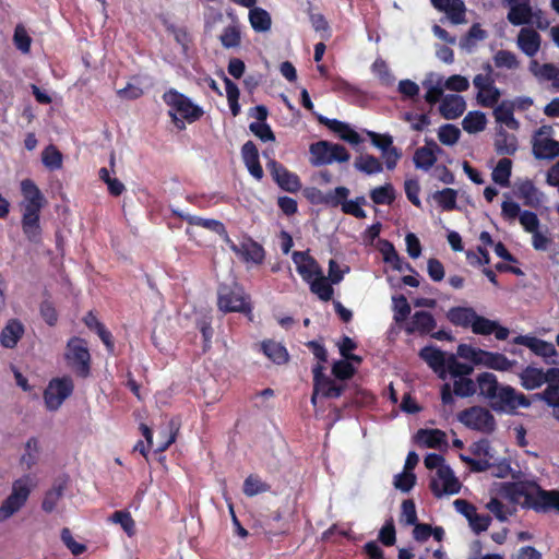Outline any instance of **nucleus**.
Returning <instances> with one entry per match:
<instances>
[{"instance_id":"1","label":"nucleus","mask_w":559,"mask_h":559,"mask_svg":"<svg viewBox=\"0 0 559 559\" xmlns=\"http://www.w3.org/2000/svg\"><path fill=\"white\" fill-rule=\"evenodd\" d=\"M443 462V456L437 453H429L424 460L426 468H437V476L443 483L442 488H440L439 483L436 479L430 481V490L437 498H440L443 495L457 493L461 489V484L455 477L453 471L449 465H444Z\"/></svg>"},{"instance_id":"2","label":"nucleus","mask_w":559,"mask_h":559,"mask_svg":"<svg viewBox=\"0 0 559 559\" xmlns=\"http://www.w3.org/2000/svg\"><path fill=\"white\" fill-rule=\"evenodd\" d=\"M217 307L224 313H252V305L250 302V298L248 295H246L243 288L237 283L219 284L217 288Z\"/></svg>"},{"instance_id":"3","label":"nucleus","mask_w":559,"mask_h":559,"mask_svg":"<svg viewBox=\"0 0 559 559\" xmlns=\"http://www.w3.org/2000/svg\"><path fill=\"white\" fill-rule=\"evenodd\" d=\"M64 358L78 377L85 379L91 374V354L84 338L71 337L67 343Z\"/></svg>"},{"instance_id":"4","label":"nucleus","mask_w":559,"mask_h":559,"mask_svg":"<svg viewBox=\"0 0 559 559\" xmlns=\"http://www.w3.org/2000/svg\"><path fill=\"white\" fill-rule=\"evenodd\" d=\"M488 403L495 412L507 414H514L519 407L527 408L531 406V401L526 395L518 392L511 385L503 384L500 385L495 397Z\"/></svg>"},{"instance_id":"5","label":"nucleus","mask_w":559,"mask_h":559,"mask_svg":"<svg viewBox=\"0 0 559 559\" xmlns=\"http://www.w3.org/2000/svg\"><path fill=\"white\" fill-rule=\"evenodd\" d=\"M21 191L24 197L19 203L23 214L22 228L29 240L35 238V181L25 179L21 182Z\"/></svg>"},{"instance_id":"6","label":"nucleus","mask_w":559,"mask_h":559,"mask_svg":"<svg viewBox=\"0 0 559 559\" xmlns=\"http://www.w3.org/2000/svg\"><path fill=\"white\" fill-rule=\"evenodd\" d=\"M559 506V490H546L542 488L536 481H532V488L523 501L522 507L532 509L537 513H547L550 510H556Z\"/></svg>"},{"instance_id":"7","label":"nucleus","mask_w":559,"mask_h":559,"mask_svg":"<svg viewBox=\"0 0 559 559\" xmlns=\"http://www.w3.org/2000/svg\"><path fill=\"white\" fill-rule=\"evenodd\" d=\"M459 420L469 429L491 433L496 429V419L493 415L485 407L472 406L459 414Z\"/></svg>"},{"instance_id":"8","label":"nucleus","mask_w":559,"mask_h":559,"mask_svg":"<svg viewBox=\"0 0 559 559\" xmlns=\"http://www.w3.org/2000/svg\"><path fill=\"white\" fill-rule=\"evenodd\" d=\"M74 383L71 377L63 376L49 381L44 391V402L49 411H57L63 402L73 393Z\"/></svg>"},{"instance_id":"9","label":"nucleus","mask_w":559,"mask_h":559,"mask_svg":"<svg viewBox=\"0 0 559 559\" xmlns=\"http://www.w3.org/2000/svg\"><path fill=\"white\" fill-rule=\"evenodd\" d=\"M163 100L190 123L199 120L204 114L200 106L193 104L189 97L175 88L165 92Z\"/></svg>"},{"instance_id":"10","label":"nucleus","mask_w":559,"mask_h":559,"mask_svg":"<svg viewBox=\"0 0 559 559\" xmlns=\"http://www.w3.org/2000/svg\"><path fill=\"white\" fill-rule=\"evenodd\" d=\"M225 242L229 249L243 262H251L260 265L265 260L264 248L251 237H245L239 243H236L229 238L228 235H226Z\"/></svg>"},{"instance_id":"11","label":"nucleus","mask_w":559,"mask_h":559,"mask_svg":"<svg viewBox=\"0 0 559 559\" xmlns=\"http://www.w3.org/2000/svg\"><path fill=\"white\" fill-rule=\"evenodd\" d=\"M477 392L476 381L472 380L469 376L455 378L453 386L445 382L441 385L440 394L443 405H453L454 395L457 397H471Z\"/></svg>"},{"instance_id":"12","label":"nucleus","mask_w":559,"mask_h":559,"mask_svg":"<svg viewBox=\"0 0 559 559\" xmlns=\"http://www.w3.org/2000/svg\"><path fill=\"white\" fill-rule=\"evenodd\" d=\"M266 168L272 176L274 182L284 191L296 193L301 189V181L297 174L287 169L276 159H270Z\"/></svg>"},{"instance_id":"13","label":"nucleus","mask_w":559,"mask_h":559,"mask_svg":"<svg viewBox=\"0 0 559 559\" xmlns=\"http://www.w3.org/2000/svg\"><path fill=\"white\" fill-rule=\"evenodd\" d=\"M29 489L26 484L19 479L14 481L12 493L0 506V522H3L17 512L26 502Z\"/></svg>"},{"instance_id":"14","label":"nucleus","mask_w":559,"mask_h":559,"mask_svg":"<svg viewBox=\"0 0 559 559\" xmlns=\"http://www.w3.org/2000/svg\"><path fill=\"white\" fill-rule=\"evenodd\" d=\"M512 344L523 345L527 347L532 353L536 356L544 358L547 364L556 365L557 361L551 359L554 356H557V349L555 345L550 342L544 341L536 336L532 335H518L512 340Z\"/></svg>"},{"instance_id":"15","label":"nucleus","mask_w":559,"mask_h":559,"mask_svg":"<svg viewBox=\"0 0 559 559\" xmlns=\"http://www.w3.org/2000/svg\"><path fill=\"white\" fill-rule=\"evenodd\" d=\"M293 261L296 264L297 272L307 283L322 274L320 265L307 251H295Z\"/></svg>"},{"instance_id":"16","label":"nucleus","mask_w":559,"mask_h":559,"mask_svg":"<svg viewBox=\"0 0 559 559\" xmlns=\"http://www.w3.org/2000/svg\"><path fill=\"white\" fill-rule=\"evenodd\" d=\"M318 121L325 126L329 130L337 134V136L352 144L358 145L362 142V138L359 135L357 131H355L348 123L343 122L337 119H330L324 116H319Z\"/></svg>"},{"instance_id":"17","label":"nucleus","mask_w":559,"mask_h":559,"mask_svg":"<svg viewBox=\"0 0 559 559\" xmlns=\"http://www.w3.org/2000/svg\"><path fill=\"white\" fill-rule=\"evenodd\" d=\"M419 357L437 373L441 380L447 379L448 356L435 346H425L419 350Z\"/></svg>"},{"instance_id":"18","label":"nucleus","mask_w":559,"mask_h":559,"mask_svg":"<svg viewBox=\"0 0 559 559\" xmlns=\"http://www.w3.org/2000/svg\"><path fill=\"white\" fill-rule=\"evenodd\" d=\"M437 326L435 317L428 311H416L405 326L408 335L419 333L421 335L430 334Z\"/></svg>"},{"instance_id":"19","label":"nucleus","mask_w":559,"mask_h":559,"mask_svg":"<svg viewBox=\"0 0 559 559\" xmlns=\"http://www.w3.org/2000/svg\"><path fill=\"white\" fill-rule=\"evenodd\" d=\"M516 44L523 53L534 57L540 49L542 37L535 29L523 27L519 32Z\"/></svg>"},{"instance_id":"20","label":"nucleus","mask_w":559,"mask_h":559,"mask_svg":"<svg viewBox=\"0 0 559 559\" xmlns=\"http://www.w3.org/2000/svg\"><path fill=\"white\" fill-rule=\"evenodd\" d=\"M241 157L250 175L257 180H261L264 173L259 160V151L252 141H247L242 145Z\"/></svg>"},{"instance_id":"21","label":"nucleus","mask_w":559,"mask_h":559,"mask_svg":"<svg viewBox=\"0 0 559 559\" xmlns=\"http://www.w3.org/2000/svg\"><path fill=\"white\" fill-rule=\"evenodd\" d=\"M466 109L464 98L456 94L445 95L439 106L441 116L447 120H453L463 115Z\"/></svg>"},{"instance_id":"22","label":"nucleus","mask_w":559,"mask_h":559,"mask_svg":"<svg viewBox=\"0 0 559 559\" xmlns=\"http://www.w3.org/2000/svg\"><path fill=\"white\" fill-rule=\"evenodd\" d=\"M532 147L536 159H554L559 156V142L550 138L533 136Z\"/></svg>"},{"instance_id":"23","label":"nucleus","mask_w":559,"mask_h":559,"mask_svg":"<svg viewBox=\"0 0 559 559\" xmlns=\"http://www.w3.org/2000/svg\"><path fill=\"white\" fill-rule=\"evenodd\" d=\"M173 213L175 216L183 219L189 225L200 226L205 229L212 230L221 236H224V240L226 239L227 231H226L225 225L217 219L203 218V217L195 216V215L183 214L182 212H179L176 210H174Z\"/></svg>"},{"instance_id":"24","label":"nucleus","mask_w":559,"mask_h":559,"mask_svg":"<svg viewBox=\"0 0 559 559\" xmlns=\"http://www.w3.org/2000/svg\"><path fill=\"white\" fill-rule=\"evenodd\" d=\"M545 372L542 368L528 365L519 373L520 384L527 391L540 388L546 382Z\"/></svg>"},{"instance_id":"25","label":"nucleus","mask_w":559,"mask_h":559,"mask_svg":"<svg viewBox=\"0 0 559 559\" xmlns=\"http://www.w3.org/2000/svg\"><path fill=\"white\" fill-rule=\"evenodd\" d=\"M507 5L510 8L507 19L512 25L520 26L532 22L534 12L531 3L518 2Z\"/></svg>"},{"instance_id":"26","label":"nucleus","mask_w":559,"mask_h":559,"mask_svg":"<svg viewBox=\"0 0 559 559\" xmlns=\"http://www.w3.org/2000/svg\"><path fill=\"white\" fill-rule=\"evenodd\" d=\"M480 354V362L479 365H484L489 369H493L497 371H509L516 364L515 360H510L507 356L500 353L493 352H479Z\"/></svg>"},{"instance_id":"27","label":"nucleus","mask_w":559,"mask_h":559,"mask_svg":"<svg viewBox=\"0 0 559 559\" xmlns=\"http://www.w3.org/2000/svg\"><path fill=\"white\" fill-rule=\"evenodd\" d=\"M476 311L472 307H452L447 312V319L455 326L472 329Z\"/></svg>"},{"instance_id":"28","label":"nucleus","mask_w":559,"mask_h":559,"mask_svg":"<svg viewBox=\"0 0 559 559\" xmlns=\"http://www.w3.org/2000/svg\"><path fill=\"white\" fill-rule=\"evenodd\" d=\"M24 334L23 324L16 320H10L0 333V343L5 348H14Z\"/></svg>"},{"instance_id":"29","label":"nucleus","mask_w":559,"mask_h":559,"mask_svg":"<svg viewBox=\"0 0 559 559\" xmlns=\"http://www.w3.org/2000/svg\"><path fill=\"white\" fill-rule=\"evenodd\" d=\"M473 84L478 90V93L491 92V96L488 98L490 102H483V107L492 108L498 103L500 91L495 86V81L489 73L475 75Z\"/></svg>"},{"instance_id":"30","label":"nucleus","mask_w":559,"mask_h":559,"mask_svg":"<svg viewBox=\"0 0 559 559\" xmlns=\"http://www.w3.org/2000/svg\"><path fill=\"white\" fill-rule=\"evenodd\" d=\"M500 385L501 383H499L497 376L491 372H481L476 378V386L479 390V395L488 402L495 397Z\"/></svg>"},{"instance_id":"31","label":"nucleus","mask_w":559,"mask_h":559,"mask_svg":"<svg viewBox=\"0 0 559 559\" xmlns=\"http://www.w3.org/2000/svg\"><path fill=\"white\" fill-rule=\"evenodd\" d=\"M416 439L417 442L430 449H440L447 445V435L440 429H419Z\"/></svg>"},{"instance_id":"32","label":"nucleus","mask_w":559,"mask_h":559,"mask_svg":"<svg viewBox=\"0 0 559 559\" xmlns=\"http://www.w3.org/2000/svg\"><path fill=\"white\" fill-rule=\"evenodd\" d=\"M309 153L312 166L319 167L331 164L329 141L321 140L312 143L309 147Z\"/></svg>"},{"instance_id":"33","label":"nucleus","mask_w":559,"mask_h":559,"mask_svg":"<svg viewBox=\"0 0 559 559\" xmlns=\"http://www.w3.org/2000/svg\"><path fill=\"white\" fill-rule=\"evenodd\" d=\"M495 150L500 155H514L518 150L516 136L501 128L496 135Z\"/></svg>"},{"instance_id":"34","label":"nucleus","mask_w":559,"mask_h":559,"mask_svg":"<svg viewBox=\"0 0 559 559\" xmlns=\"http://www.w3.org/2000/svg\"><path fill=\"white\" fill-rule=\"evenodd\" d=\"M249 22L251 27L259 33H264L271 29L272 19L270 13L262 8H253L249 12Z\"/></svg>"},{"instance_id":"35","label":"nucleus","mask_w":559,"mask_h":559,"mask_svg":"<svg viewBox=\"0 0 559 559\" xmlns=\"http://www.w3.org/2000/svg\"><path fill=\"white\" fill-rule=\"evenodd\" d=\"M516 193L527 206H537L540 203V193L532 180L527 179L519 183Z\"/></svg>"},{"instance_id":"36","label":"nucleus","mask_w":559,"mask_h":559,"mask_svg":"<svg viewBox=\"0 0 559 559\" xmlns=\"http://www.w3.org/2000/svg\"><path fill=\"white\" fill-rule=\"evenodd\" d=\"M262 349L265 356H267L273 362L282 365L288 361L287 349L280 343L267 340L262 342Z\"/></svg>"},{"instance_id":"37","label":"nucleus","mask_w":559,"mask_h":559,"mask_svg":"<svg viewBox=\"0 0 559 559\" xmlns=\"http://www.w3.org/2000/svg\"><path fill=\"white\" fill-rule=\"evenodd\" d=\"M41 163L50 171L59 170L63 165V154L53 144H49L41 152Z\"/></svg>"},{"instance_id":"38","label":"nucleus","mask_w":559,"mask_h":559,"mask_svg":"<svg viewBox=\"0 0 559 559\" xmlns=\"http://www.w3.org/2000/svg\"><path fill=\"white\" fill-rule=\"evenodd\" d=\"M531 488L532 481H516L506 483L502 490L507 498L513 502H518L520 498H524V501H526V497L530 493Z\"/></svg>"},{"instance_id":"39","label":"nucleus","mask_w":559,"mask_h":559,"mask_svg":"<svg viewBox=\"0 0 559 559\" xmlns=\"http://www.w3.org/2000/svg\"><path fill=\"white\" fill-rule=\"evenodd\" d=\"M64 488H66L64 481H59V483L53 484L52 488L49 489L44 496V499L41 502L43 511H45L46 513H51L56 509L58 502L60 501V499L63 496Z\"/></svg>"},{"instance_id":"40","label":"nucleus","mask_w":559,"mask_h":559,"mask_svg":"<svg viewBox=\"0 0 559 559\" xmlns=\"http://www.w3.org/2000/svg\"><path fill=\"white\" fill-rule=\"evenodd\" d=\"M395 198V189L390 182L376 187L370 191V199L378 205H391Z\"/></svg>"},{"instance_id":"41","label":"nucleus","mask_w":559,"mask_h":559,"mask_svg":"<svg viewBox=\"0 0 559 559\" xmlns=\"http://www.w3.org/2000/svg\"><path fill=\"white\" fill-rule=\"evenodd\" d=\"M487 119L481 111H469L462 120V127L467 133H477L486 128Z\"/></svg>"},{"instance_id":"42","label":"nucleus","mask_w":559,"mask_h":559,"mask_svg":"<svg viewBox=\"0 0 559 559\" xmlns=\"http://www.w3.org/2000/svg\"><path fill=\"white\" fill-rule=\"evenodd\" d=\"M310 290L316 294L322 301H329L332 299L334 289L332 283L323 275H319L310 283Z\"/></svg>"},{"instance_id":"43","label":"nucleus","mask_w":559,"mask_h":559,"mask_svg":"<svg viewBox=\"0 0 559 559\" xmlns=\"http://www.w3.org/2000/svg\"><path fill=\"white\" fill-rule=\"evenodd\" d=\"M447 377L451 376V378L455 379L459 377H465L471 376L474 371V368L472 365L466 362H461L457 360L456 356L454 354L448 355L447 360Z\"/></svg>"},{"instance_id":"44","label":"nucleus","mask_w":559,"mask_h":559,"mask_svg":"<svg viewBox=\"0 0 559 559\" xmlns=\"http://www.w3.org/2000/svg\"><path fill=\"white\" fill-rule=\"evenodd\" d=\"M495 118L498 122L504 123L511 129H516L519 122L514 118V105L502 102L493 110Z\"/></svg>"},{"instance_id":"45","label":"nucleus","mask_w":559,"mask_h":559,"mask_svg":"<svg viewBox=\"0 0 559 559\" xmlns=\"http://www.w3.org/2000/svg\"><path fill=\"white\" fill-rule=\"evenodd\" d=\"M313 388L316 389V393H321L322 396L328 399H337L344 392V385L336 384L331 378L325 377L321 379L318 384L313 383Z\"/></svg>"},{"instance_id":"46","label":"nucleus","mask_w":559,"mask_h":559,"mask_svg":"<svg viewBox=\"0 0 559 559\" xmlns=\"http://www.w3.org/2000/svg\"><path fill=\"white\" fill-rule=\"evenodd\" d=\"M355 168L367 175L379 174L383 170L381 162L373 155L366 154L356 158Z\"/></svg>"},{"instance_id":"47","label":"nucleus","mask_w":559,"mask_h":559,"mask_svg":"<svg viewBox=\"0 0 559 559\" xmlns=\"http://www.w3.org/2000/svg\"><path fill=\"white\" fill-rule=\"evenodd\" d=\"M433 199L443 211L450 212L456 209L457 191L452 188H444L436 191Z\"/></svg>"},{"instance_id":"48","label":"nucleus","mask_w":559,"mask_h":559,"mask_svg":"<svg viewBox=\"0 0 559 559\" xmlns=\"http://www.w3.org/2000/svg\"><path fill=\"white\" fill-rule=\"evenodd\" d=\"M449 5L443 11L454 25L466 22V7L463 0H450Z\"/></svg>"},{"instance_id":"49","label":"nucleus","mask_w":559,"mask_h":559,"mask_svg":"<svg viewBox=\"0 0 559 559\" xmlns=\"http://www.w3.org/2000/svg\"><path fill=\"white\" fill-rule=\"evenodd\" d=\"M511 168L512 160L507 157L501 158L492 171V180L502 187L509 186Z\"/></svg>"},{"instance_id":"50","label":"nucleus","mask_w":559,"mask_h":559,"mask_svg":"<svg viewBox=\"0 0 559 559\" xmlns=\"http://www.w3.org/2000/svg\"><path fill=\"white\" fill-rule=\"evenodd\" d=\"M271 489V486L261 480L258 475H249L243 481V493L247 497H253L259 493L266 492Z\"/></svg>"},{"instance_id":"51","label":"nucleus","mask_w":559,"mask_h":559,"mask_svg":"<svg viewBox=\"0 0 559 559\" xmlns=\"http://www.w3.org/2000/svg\"><path fill=\"white\" fill-rule=\"evenodd\" d=\"M486 37V31L483 29L478 23H475L471 26L466 35L461 38L460 47L471 50L475 47L477 40H484Z\"/></svg>"},{"instance_id":"52","label":"nucleus","mask_w":559,"mask_h":559,"mask_svg":"<svg viewBox=\"0 0 559 559\" xmlns=\"http://www.w3.org/2000/svg\"><path fill=\"white\" fill-rule=\"evenodd\" d=\"M413 160L416 168L429 170L437 162V156L428 147H418L414 153Z\"/></svg>"},{"instance_id":"53","label":"nucleus","mask_w":559,"mask_h":559,"mask_svg":"<svg viewBox=\"0 0 559 559\" xmlns=\"http://www.w3.org/2000/svg\"><path fill=\"white\" fill-rule=\"evenodd\" d=\"M371 69H372V72L379 78L381 84H383L385 86L393 85L395 78L391 73V70H390L388 63L383 59H381V58L377 59L372 63Z\"/></svg>"},{"instance_id":"54","label":"nucleus","mask_w":559,"mask_h":559,"mask_svg":"<svg viewBox=\"0 0 559 559\" xmlns=\"http://www.w3.org/2000/svg\"><path fill=\"white\" fill-rule=\"evenodd\" d=\"M461 136L460 129L451 123H445L439 128L438 138L444 145H454Z\"/></svg>"},{"instance_id":"55","label":"nucleus","mask_w":559,"mask_h":559,"mask_svg":"<svg viewBox=\"0 0 559 559\" xmlns=\"http://www.w3.org/2000/svg\"><path fill=\"white\" fill-rule=\"evenodd\" d=\"M493 61L497 68H506L512 70L519 67V60L515 53L510 50H498L493 56Z\"/></svg>"},{"instance_id":"56","label":"nucleus","mask_w":559,"mask_h":559,"mask_svg":"<svg viewBox=\"0 0 559 559\" xmlns=\"http://www.w3.org/2000/svg\"><path fill=\"white\" fill-rule=\"evenodd\" d=\"M542 80L550 81L552 87L559 91V68L552 63H544L534 72Z\"/></svg>"},{"instance_id":"57","label":"nucleus","mask_w":559,"mask_h":559,"mask_svg":"<svg viewBox=\"0 0 559 559\" xmlns=\"http://www.w3.org/2000/svg\"><path fill=\"white\" fill-rule=\"evenodd\" d=\"M394 302V316L393 319L396 323H402L409 316L412 309L404 295L393 297Z\"/></svg>"},{"instance_id":"58","label":"nucleus","mask_w":559,"mask_h":559,"mask_svg":"<svg viewBox=\"0 0 559 559\" xmlns=\"http://www.w3.org/2000/svg\"><path fill=\"white\" fill-rule=\"evenodd\" d=\"M495 328H497V321L489 320L476 313V318L472 325L473 333L478 335H490L493 333Z\"/></svg>"},{"instance_id":"59","label":"nucleus","mask_w":559,"mask_h":559,"mask_svg":"<svg viewBox=\"0 0 559 559\" xmlns=\"http://www.w3.org/2000/svg\"><path fill=\"white\" fill-rule=\"evenodd\" d=\"M110 520L114 523L119 524L129 536L133 535L135 523L130 512L116 511L111 514Z\"/></svg>"},{"instance_id":"60","label":"nucleus","mask_w":559,"mask_h":559,"mask_svg":"<svg viewBox=\"0 0 559 559\" xmlns=\"http://www.w3.org/2000/svg\"><path fill=\"white\" fill-rule=\"evenodd\" d=\"M378 539L386 547H391L396 543V531L392 518L386 520L381 527Z\"/></svg>"},{"instance_id":"61","label":"nucleus","mask_w":559,"mask_h":559,"mask_svg":"<svg viewBox=\"0 0 559 559\" xmlns=\"http://www.w3.org/2000/svg\"><path fill=\"white\" fill-rule=\"evenodd\" d=\"M332 373L338 380H348L354 376L355 368L349 361L341 359L333 364Z\"/></svg>"},{"instance_id":"62","label":"nucleus","mask_w":559,"mask_h":559,"mask_svg":"<svg viewBox=\"0 0 559 559\" xmlns=\"http://www.w3.org/2000/svg\"><path fill=\"white\" fill-rule=\"evenodd\" d=\"M404 190L408 201L418 209H421L419 199L420 186L417 179H407L404 182Z\"/></svg>"},{"instance_id":"63","label":"nucleus","mask_w":559,"mask_h":559,"mask_svg":"<svg viewBox=\"0 0 559 559\" xmlns=\"http://www.w3.org/2000/svg\"><path fill=\"white\" fill-rule=\"evenodd\" d=\"M249 130L262 142L275 141V134L266 122H251L249 124Z\"/></svg>"},{"instance_id":"64","label":"nucleus","mask_w":559,"mask_h":559,"mask_svg":"<svg viewBox=\"0 0 559 559\" xmlns=\"http://www.w3.org/2000/svg\"><path fill=\"white\" fill-rule=\"evenodd\" d=\"M221 43L225 48H235L240 45V32L235 26H227L221 37Z\"/></svg>"}]
</instances>
